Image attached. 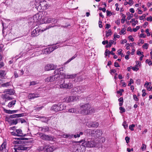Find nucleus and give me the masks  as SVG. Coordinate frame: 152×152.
<instances>
[{
	"label": "nucleus",
	"mask_w": 152,
	"mask_h": 152,
	"mask_svg": "<svg viewBox=\"0 0 152 152\" xmlns=\"http://www.w3.org/2000/svg\"><path fill=\"white\" fill-rule=\"evenodd\" d=\"M56 79L54 76H51L46 78L45 79V81L46 82H51L54 81Z\"/></svg>",
	"instance_id": "a211bd4d"
},
{
	"label": "nucleus",
	"mask_w": 152,
	"mask_h": 152,
	"mask_svg": "<svg viewBox=\"0 0 152 152\" xmlns=\"http://www.w3.org/2000/svg\"><path fill=\"white\" fill-rule=\"evenodd\" d=\"M118 100L120 102H124L123 98L122 97H121L119 99H118Z\"/></svg>",
	"instance_id": "338daca9"
},
{
	"label": "nucleus",
	"mask_w": 152,
	"mask_h": 152,
	"mask_svg": "<svg viewBox=\"0 0 152 152\" xmlns=\"http://www.w3.org/2000/svg\"><path fill=\"white\" fill-rule=\"evenodd\" d=\"M73 89L77 93L81 94L84 92L86 88L84 86H79Z\"/></svg>",
	"instance_id": "6e6552de"
},
{
	"label": "nucleus",
	"mask_w": 152,
	"mask_h": 152,
	"mask_svg": "<svg viewBox=\"0 0 152 152\" xmlns=\"http://www.w3.org/2000/svg\"><path fill=\"white\" fill-rule=\"evenodd\" d=\"M148 44L147 43H145L143 45L142 47L143 48L145 49H147L148 48Z\"/></svg>",
	"instance_id": "a19ab883"
},
{
	"label": "nucleus",
	"mask_w": 152,
	"mask_h": 152,
	"mask_svg": "<svg viewBox=\"0 0 152 152\" xmlns=\"http://www.w3.org/2000/svg\"><path fill=\"white\" fill-rule=\"evenodd\" d=\"M146 146L144 144H142V146L141 147V149L142 151H144L146 148Z\"/></svg>",
	"instance_id": "c03bdc74"
},
{
	"label": "nucleus",
	"mask_w": 152,
	"mask_h": 152,
	"mask_svg": "<svg viewBox=\"0 0 152 152\" xmlns=\"http://www.w3.org/2000/svg\"><path fill=\"white\" fill-rule=\"evenodd\" d=\"M134 83V81L132 79H130L129 83H128V86H131V85L132 83Z\"/></svg>",
	"instance_id": "09e8293b"
},
{
	"label": "nucleus",
	"mask_w": 152,
	"mask_h": 152,
	"mask_svg": "<svg viewBox=\"0 0 152 152\" xmlns=\"http://www.w3.org/2000/svg\"><path fill=\"white\" fill-rule=\"evenodd\" d=\"M37 84V83L36 82L33 81H32L30 82V85H35Z\"/></svg>",
	"instance_id": "de8ad7c7"
},
{
	"label": "nucleus",
	"mask_w": 152,
	"mask_h": 152,
	"mask_svg": "<svg viewBox=\"0 0 152 152\" xmlns=\"http://www.w3.org/2000/svg\"><path fill=\"white\" fill-rule=\"evenodd\" d=\"M7 145L6 142H4L1 145L0 147V150L1 152H8V151L6 149V146Z\"/></svg>",
	"instance_id": "2eb2a0df"
},
{
	"label": "nucleus",
	"mask_w": 152,
	"mask_h": 152,
	"mask_svg": "<svg viewBox=\"0 0 152 152\" xmlns=\"http://www.w3.org/2000/svg\"><path fill=\"white\" fill-rule=\"evenodd\" d=\"M143 52H141L140 51L138 50L137 52V54L138 55H143Z\"/></svg>",
	"instance_id": "052dcab7"
},
{
	"label": "nucleus",
	"mask_w": 152,
	"mask_h": 152,
	"mask_svg": "<svg viewBox=\"0 0 152 152\" xmlns=\"http://www.w3.org/2000/svg\"><path fill=\"white\" fill-rule=\"evenodd\" d=\"M4 111H5V112L7 113L13 114L17 112L18 111V110H11L4 109Z\"/></svg>",
	"instance_id": "c85d7f7f"
},
{
	"label": "nucleus",
	"mask_w": 152,
	"mask_h": 152,
	"mask_svg": "<svg viewBox=\"0 0 152 152\" xmlns=\"http://www.w3.org/2000/svg\"><path fill=\"white\" fill-rule=\"evenodd\" d=\"M42 32V30L39 26L34 29L31 32V35L32 37H36L39 35L40 33Z\"/></svg>",
	"instance_id": "423d86ee"
},
{
	"label": "nucleus",
	"mask_w": 152,
	"mask_h": 152,
	"mask_svg": "<svg viewBox=\"0 0 152 152\" xmlns=\"http://www.w3.org/2000/svg\"><path fill=\"white\" fill-rule=\"evenodd\" d=\"M39 97V94H37L30 93L28 96L29 99H33L35 98H37Z\"/></svg>",
	"instance_id": "412c9836"
},
{
	"label": "nucleus",
	"mask_w": 152,
	"mask_h": 152,
	"mask_svg": "<svg viewBox=\"0 0 152 152\" xmlns=\"http://www.w3.org/2000/svg\"><path fill=\"white\" fill-rule=\"evenodd\" d=\"M59 111H61L64 110L65 107V106H64V105L63 104H59Z\"/></svg>",
	"instance_id": "c9c22d12"
},
{
	"label": "nucleus",
	"mask_w": 152,
	"mask_h": 152,
	"mask_svg": "<svg viewBox=\"0 0 152 152\" xmlns=\"http://www.w3.org/2000/svg\"><path fill=\"white\" fill-rule=\"evenodd\" d=\"M46 5V1H43L40 2L38 7L39 8L40 7L41 9L44 10V9L46 8V6L45 5Z\"/></svg>",
	"instance_id": "f3484780"
},
{
	"label": "nucleus",
	"mask_w": 152,
	"mask_h": 152,
	"mask_svg": "<svg viewBox=\"0 0 152 152\" xmlns=\"http://www.w3.org/2000/svg\"><path fill=\"white\" fill-rule=\"evenodd\" d=\"M133 98L134 100L136 101H138L139 100V99L137 97V96L136 95H134Z\"/></svg>",
	"instance_id": "bf43d9fd"
},
{
	"label": "nucleus",
	"mask_w": 152,
	"mask_h": 152,
	"mask_svg": "<svg viewBox=\"0 0 152 152\" xmlns=\"http://www.w3.org/2000/svg\"><path fill=\"white\" fill-rule=\"evenodd\" d=\"M135 126L134 124H132V125H130L129 126V129L131 131H134V127H135Z\"/></svg>",
	"instance_id": "79ce46f5"
},
{
	"label": "nucleus",
	"mask_w": 152,
	"mask_h": 152,
	"mask_svg": "<svg viewBox=\"0 0 152 152\" xmlns=\"http://www.w3.org/2000/svg\"><path fill=\"white\" fill-rule=\"evenodd\" d=\"M95 145V142L93 140L85 141L82 143V145L85 147H93Z\"/></svg>",
	"instance_id": "20e7f679"
},
{
	"label": "nucleus",
	"mask_w": 152,
	"mask_h": 152,
	"mask_svg": "<svg viewBox=\"0 0 152 152\" xmlns=\"http://www.w3.org/2000/svg\"><path fill=\"white\" fill-rule=\"evenodd\" d=\"M6 121L8 122L9 123L11 124L12 120H11L10 118L9 117H6Z\"/></svg>",
	"instance_id": "8fccbe9b"
},
{
	"label": "nucleus",
	"mask_w": 152,
	"mask_h": 152,
	"mask_svg": "<svg viewBox=\"0 0 152 152\" xmlns=\"http://www.w3.org/2000/svg\"><path fill=\"white\" fill-rule=\"evenodd\" d=\"M3 93H5V94L7 95H13L15 94V91L12 89H7L5 90Z\"/></svg>",
	"instance_id": "4468645a"
},
{
	"label": "nucleus",
	"mask_w": 152,
	"mask_h": 152,
	"mask_svg": "<svg viewBox=\"0 0 152 152\" xmlns=\"http://www.w3.org/2000/svg\"><path fill=\"white\" fill-rule=\"evenodd\" d=\"M106 35L105 36L107 37L109 36H111L112 34V31L111 29H109L107 31H106Z\"/></svg>",
	"instance_id": "473e14b6"
},
{
	"label": "nucleus",
	"mask_w": 152,
	"mask_h": 152,
	"mask_svg": "<svg viewBox=\"0 0 152 152\" xmlns=\"http://www.w3.org/2000/svg\"><path fill=\"white\" fill-rule=\"evenodd\" d=\"M16 134H17L18 135V136L22 137L24 136L22 133V130L20 129L16 130Z\"/></svg>",
	"instance_id": "bb28decb"
},
{
	"label": "nucleus",
	"mask_w": 152,
	"mask_h": 152,
	"mask_svg": "<svg viewBox=\"0 0 152 152\" xmlns=\"http://www.w3.org/2000/svg\"><path fill=\"white\" fill-rule=\"evenodd\" d=\"M128 38H129V39L130 40H131V41H132V42H133L134 41V39L132 37V35H130L128 37Z\"/></svg>",
	"instance_id": "13d9d810"
},
{
	"label": "nucleus",
	"mask_w": 152,
	"mask_h": 152,
	"mask_svg": "<svg viewBox=\"0 0 152 152\" xmlns=\"http://www.w3.org/2000/svg\"><path fill=\"white\" fill-rule=\"evenodd\" d=\"M39 129L41 131H42L45 132H48L49 130V128L47 126H45L44 127H40Z\"/></svg>",
	"instance_id": "c756f323"
},
{
	"label": "nucleus",
	"mask_w": 152,
	"mask_h": 152,
	"mask_svg": "<svg viewBox=\"0 0 152 152\" xmlns=\"http://www.w3.org/2000/svg\"><path fill=\"white\" fill-rule=\"evenodd\" d=\"M51 109L55 112H58L59 111V105L56 104L53 105L51 108Z\"/></svg>",
	"instance_id": "5701e85b"
},
{
	"label": "nucleus",
	"mask_w": 152,
	"mask_h": 152,
	"mask_svg": "<svg viewBox=\"0 0 152 152\" xmlns=\"http://www.w3.org/2000/svg\"><path fill=\"white\" fill-rule=\"evenodd\" d=\"M122 51V49H120L119 50H118L117 51L118 54L119 55H121L122 53L121 52Z\"/></svg>",
	"instance_id": "69168bd1"
},
{
	"label": "nucleus",
	"mask_w": 152,
	"mask_h": 152,
	"mask_svg": "<svg viewBox=\"0 0 152 152\" xmlns=\"http://www.w3.org/2000/svg\"><path fill=\"white\" fill-rule=\"evenodd\" d=\"M15 139H17V140L14 141L13 143L14 144H22L24 142L22 141L23 140H28V139L25 137H20L15 138Z\"/></svg>",
	"instance_id": "1a4fd4ad"
},
{
	"label": "nucleus",
	"mask_w": 152,
	"mask_h": 152,
	"mask_svg": "<svg viewBox=\"0 0 152 152\" xmlns=\"http://www.w3.org/2000/svg\"><path fill=\"white\" fill-rule=\"evenodd\" d=\"M53 27L52 26H47L45 28H44V29H42V32L47 29H48L51 27Z\"/></svg>",
	"instance_id": "a18cd8bd"
},
{
	"label": "nucleus",
	"mask_w": 152,
	"mask_h": 152,
	"mask_svg": "<svg viewBox=\"0 0 152 152\" xmlns=\"http://www.w3.org/2000/svg\"><path fill=\"white\" fill-rule=\"evenodd\" d=\"M98 126V123L95 122H89L88 125V126L89 128L97 127Z\"/></svg>",
	"instance_id": "dca6fc26"
},
{
	"label": "nucleus",
	"mask_w": 152,
	"mask_h": 152,
	"mask_svg": "<svg viewBox=\"0 0 152 152\" xmlns=\"http://www.w3.org/2000/svg\"><path fill=\"white\" fill-rule=\"evenodd\" d=\"M128 4L130 6L132 5L133 4V0H129V2H128Z\"/></svg>",
	"instance_id": "680f3d73"
},
{
	"label": "nucleus",
	"mask_w": 152,
	"mask_h": 152,
	"mask_svg": "<svg viewBox=\"0 0 152 152\" xmlns=\"http://www.w3.org/2000/svg\"><path fill=\"white\" fill-rule=\"evenodd\" d=\"M114 43V41L113 40H110L109 42V44H107L106 46H105V47L106 48H110V47L111 46H112V45L113 44V43Z\"/></svg>",
	"instance_id": "72a5a7b5"
},
{
	"label": "nucleus",
	"mask_w": 152,
	"mask_h": 152,
	"mask_svg": "<svg viewBox=\"0 0 152 152\" xmlns=\"http://www.w3.org/2000/svg\"><path fill=\"white\" fill-rule=\"evenodd\" d=\"M119 110H120V113H122L125 112V109L124 107H119Z\"/></svg>",
	"instance_id": "58836bf2"
},
{
	"label": "nucleus",
	"mask_w": 152,
	"mask_h": 152,
	"mask_svg": "<svg viewBox=\"0 0 152 152\" xmlns=\"http://www.w3.org/2000/svg\"><path fill=\"white\" fill-rule=\"evenodd\" d=\"M60 87L61 88L70 89L73 87V85L72 83H66L64 81L63 84L60 85Z\"/></svg>",
	"instance_id": "0eeeda50"
},
{
	"label": "nucleus",
	"mask_w": 152,
	"mask_h": 152,
	"mask_svg": "<svg viewBox=\"0 0 152 152\" xmlns=\"http://www.w3.org/2000/svg\"><path fill=\"white\" fill-rule=\"evenodd\" d=\"M140 28L139 26H137L135 28H134L133 29V31L136 32Z\"/></svg>",
	"instance_id": "864d4df0"
},
{
	"label": "nucleus",
	"mask_w": 152,
	"mask_h": 152,
	"mask_svg": "<svg viewBox=\"0 0 152 152\" xmlns=\"http://www.w3.org/2000/svg\"><path fill=\"white\" fill-rule=\"evenodd\" d=\"M18 123V118L13 119L12 120L11 125H16Z\"/></svg>",
	"instance_id": "7c9ffc66"
},
{
	"label": "nucleus",
	"mask_w": 152,
	"mask_h": 152,
	"mask_svg": "<svg viewBox=\"0 0 152 152\" xmlns=\"http://www.w3.org/2000/svg\"><path fill=\"white\" fill-rule=\"evenodd\" d=\"M146 20L147 21H149L151 22L152 21V17L150 16L149 17H147L146 18Z\"/></svg>",
	"instance_id": "3c124183"
},
{
	"label": "nucleus",
	"mask_w": 152,
	"mask_h": 152,
	"mask_svg": "<svg viewBox=\"0 0 152 152\" xmlns=\"http://www.w3.org/2000/svg\"><path fill=\"white\" fill-rule=\"evenodd\" d=\"M6 75L5 71L4 70L0 71V78L1 79L5 78V76Z\"/></svg>",
	"instance_id": "cd10ccee"
},
{
	"label": "nucleus",
	"mask_w": 152,
	"mask_h": 152,
	"mask_svg": "<svg viewBox=\"0 0 152 152\" xmlns=\"http://www.w3.org/2000/svg\"><path fill=\"white\" fill-rule=\"evenodd\" d=\"M16 101L15 100L10 102L8 104L7 106L9 108L13 107L16 104Z\"/></svg>",
	"instance_id": "393cba45"
},
{
	"label": "nucleus",
	"mask_w": 152,
	"mask_h": 152,
	"mask_svg": "<svg viewBox=\"0 0 152 152\" xmlns=\"http://www.w3.org/2000/svg\"><path fill=\"white\" fill-rule=\"evenodd\" d=\"M30 148L28 147H26L23 145H20L17 148V149L18 150L27 151L29 150Z\"/></svg>",
	"instance_id": "6ab92c4d"
},
{
	"label": "nucleus",
	"mask_w": 152,
	"mask_h": 152,
	"mask_svg": "<svg viewBox=\"0 0 152 152\" xmlns=\"http://www.w3.org/2000/svg\"><path fill=\"white\" fill-rule=\"evenodd\" d=\"M102 22L101 20H99V27L100 28H102Z\"/></svg>",
	"instance_id": "6e6d98bb"
},
{
	"label": "nucleus",
	"mask_w": 152,
	"mask_h": 152,
	"mask_svg": "<svg viewBox=\"0 0 152 152\" xmlns=\"http://www.w3.org/2000/svg\"><path fill=\"white\" fill-rule=\"evenodd\" d=\"M114 66L115 67H120V66H119V65L118 63L117 62H115Z\"/></svg>",
	"instance_id": "0e129e2a"
},
{
	"label": "nucleus",
	"mask_w": 152,
	"mask_h": 152,
	"mask_svg": "<svg viewBox=\"0 0 152 152\" xmlns=\"http://www.w3.org/2000/svg\"><path fill=\"white\" fill-rule=\"evenodd\" d=\"M40 137L43 140L47 141H51L53 139V137L50 135H46L42 133H39Z\"/></svg>",
	"instance_id": "39448f33"
},
{
	"label": "nucleus",
	"mask_w": 152,
	"mask_h": 152,
	"mask_svg": "<svg viewBox=\"0 0 152 152\" xmlns=\"http://www.w3.org/2000/svg\"><path fill=\"white\" fill-rule=\"evenodd\" d=\"M80 109H82L80 110V113L83 115H88L95 112L94 108L92 107L88 103L85 104H80Z\"/></svg>",
	"instance_id": "f257e3e1"
},
{
	"label": "nucleus",
	"mask_w": 152,
	"mask_h": 152,
	"mask_svg": "<svg viewBox=\"0 0 152 152\" xmlns=\"http://www.w3.org/2000/svg\"><path fill=\"white\" fill-rule=\"evenodd\" d=\"M87 131L89 133V135L95 137H98L101 136L102 134V131L100 129H88Z\"/></svg>",
	"instance_id": "f03ea898"
},
{
	"label": "nucleus",
	"mask_w": 152,
	"mask_h": 152,
	"mask_svg": "<svg viewBox=\"0 0 152 152\" xmlns=\"http://www.w3.org/2000/svg\"><path fill=\"white\" fill-rule=\"evenodd\" d=\"M124 91L123 89H120L119 91H117V93L118 94H119L120 96L122 95V92Z\"/></svg>",
	"instance_id": "ea45409f"
},
{
	"label": "nucleus",
	"mask_w": 152,
	"mask_h": 152,
	"mask_svg": "<svg viewBox=\"0 0 152 152\" xmlns=\"http://www.w3.org/2000/svg\"><path fill=\"white\" fill-rule=\"evenodd\" d=\"M125 140L126 143H128L129 142L130 138L128 136H126L125 138Z\"/></svg>",
	"instance_id": "603ef678"
},
{
	"label": "nucleus",
	"mask_w": 152,
	"mask_h": 152,
	"mask_svg": "<svg viewBox=\"0 0 152 152\" xmlns=\"http://www.w3.org/2000/svg\"><path fill=\"white\" fill-rule=\"evenodd\" d=\"M126 30V29L125 28H122L121 31L120 32V35H122L123 34H125L126 33H124V32H125Z\"/></svg>",
	"instance_id": "e433bc0d"
},
{
	"label": "nucleus",
	"mask_w": 152,
	"mask_h": 152,
	"mask_svg": "<svg viewBox=\"0 0 152 152\" xmlns=\"http://www.w3.org/2000/svg\"><path fill=\"white\" fill-rule=\"evenodd\" d=\"M45 68L46 71H48L55 69L56 67L53 64H48L45 66Z\"/></svg>",
	"instance_id": "ddd939ff"
},
{
	"label": "nucleus",
	"mask_w": 152,
	"mask_h": 152,
	"mask_svg": "<svg viewBox=\"0 0 152 152\" xmlns=\"http://www.w3.org/2000/svg\"><path fill=\"white\" fill-rule=\"evenodd\" d=\"M1 97L3 99H5L7 101L8 100H12V98H11L9 96H7L6 94H2L1 96Z\"/></svg>",
	"instance_id": "b1692460"
},
{
	"label": "nucleus",
	"mask_w": 152,
	"mask_h": 152,
	"mask_svg": "<svg viewBox=\"0 0 152 152\" xmlns=\"http://www.w3.org/2000/svg\"><path fill=\"white\" fill-rule=\"evenodd\" d=\"M115 23L118 26L120 24V20L119 19H118L115 21Z\"/></svg>",
	"instance_id": "774afa93"
},
{
	"label": "nucleus",
	"mask_w": 152,
	"mask_h": 152,
	"mask_svg": "<svg viewBox=\"0 0 152 152\" xmlns=\"http://www.w3.org/2000/svg\"><path fill=\"white\" fill-rule=\"evenodd\" d=\"M107 12V16H110L112 15V12L111 11H110L108 10H107L106 11Z\"/></svg>",
	"instance_id": "49530a36"
},
{
	"label": "nucleus",
	"mask_w": 152,
	"mask_h": 152,
	"mask_svg": "<svg viewBox=\"0 0 152 152\" xmlns=\"http://www.w3.org/2000/svg\"><path fill=\"white\" fill-rule=\"evenodd\" d=\"M76 100V97L74 96H70L68 98L67 102H70L75 101Z\"/></svg>",
	"instance_id": "a878e982"
},
{
	"label": "nucleus",
	"mask_w": 152,
	"mask_h": 152,
	"mask_svg": "<svg viewBox=\"0 0 152 152\" xmlns=\"http://www.w3.org/2000/svg\"><path fill=\"white\" fill-rule=\"evenodd\" d=\"M110 51L108 50L107 49L105 51L104 54L106 56H107V54L108 53L109 54Z\"/></svg>",
	"instance_id": "4d7b16f0"
},
{
	"label": "nucleus",
	"mask_w": 152,
	"mask_h": 152,
	"mask_svg": "<svg viewBox=\"0 0 152 152\" xmlns=\"http://www.w3.org/2000/svg\"><path fill=\"white\" fill-rule=\"evenodd\" d=\"M68 111L70 113H80V110L78 108H72L69 109Z\"/></svg>",
	"instance_id": "aec40b11"
},
{
	"label": "nucleus",
	"mask_w": 152,
	"mask_h": 152,
	"mask_svg": "<svg viewBox=\"0 0 152 152\" xmlns=\"http://www.w3.org/2000/svg\"><path fill=\"white\" fill-rule=\"evenodd\" d=\"M77 56V55L75 54L74 56H72L71 58L69 59L68 60L66 61V62L65 63V64H66L69 62L70 61H71L72 60L74 59Z\"/></svg>",
	"instance_id": "f704fd0d"
},
{
	"label": "nucleus",
	"mask_w": 152,
	"mask_h": 152,
	"mask_svg": "<svg viewBox=\"0 0 152 152\" xmlns=\"http://www.w3.org/2000/svg\"><path fill=\"white\" fill-rule=\"evenodd\" d=\"M133 14H130V15L128 16L127 17V19L128 20H129L131 18H132L133 17Z\"/></svg>",
	"instance_id": "5fc2aeb1"
},
{
	"label": "nucleus",
	"mask_w": 152,
	"mask_h": 152,
	"mask_svg": "<svg viewBox=\"0 0 152 152\" xmlns=\"http://www.w3.org/2000/svg\"><path fill=\"white\" fill-rule=\"evenodd\" d=\"M10 85V82H7L5 83H3L1 85V87H7Z\"/></svg>",
	"instance_id": "2f4dec72"
},
{
	"label": "nucleus",
	"mask_w": 152,
	"mask_h": 152,
	"mask_svg": "<svg viewBox=\"0 0 152 152\" xmlns=\"http://www.w3.org/2000/svg\"><path fill=\"white\" fill-rule=\"evenodd\" d=\"M46 149V152H52L54 150L55 148L53 145L50 146L45 145L42 149Z\"/></svg>",
	"instance_id": "9d476101"
},
{
	"label": "nucleus",
	"mask_w": 152,
	"mask_h": 152,
	"mask_svg": "<svg viewBox=\"0 0 152 152\" xmlns=\"http://www.w3.org/2000/svg\"><path fill=\"white\" fill-rule=\"evenodd\" d=\"M63 70V67H61L58 69L56 70L54 72V74L55 75L54 76L55 78L56 79L58 77H59L61 72H60L61 71Z\"/></svg>",
	"instance_id": "f8f14e48"
},
{
	"label": "nucleus",
	"mask_w": 152,
	"mask_h": 152,
	"mask_svg": "<svg viewBox=\"0 0 152 152\" xmlns=\"http://www.w3.org/2000/svg\"><path fill=\"white\" fill-rule=\"evenodd\" d=\"M132 69L134 71H137L139 70V68L134 66L132 67Z\"/></svg>",
	"instance_id": "e2e57ef3"
},
{
	"label": "nucleus",
	"mask_w": 152,
	"mask_h": 152,
	"mask_svg": "<svg viewBox=\"0 0 152 152\" xmlns=\"http://www.w3.org/2000/svg\"><path fill=\"white\" fill-rule=\"evenodd\" d=\"M18 123L20 122L22 124L26 122V121L24 119H23L22 118H18Z\"/></svg>",
	"instance_id": "4c0bfd02"
},
{
	"label": "nucleus",
	"mask_w": 152,
	"mask_h": 152,
	"mask_svg": "<svg viewBox=\"0 0 152 152\" xmlns=\"http://www.w3.org/2000/svg\"><path fill=\"white\" fill-rule=\"evenodd\" d=\"M47 15V13L44 12V17L43 18V20L45 23H49L52 22H54L56 20L54 18H52L49 17L48 16H46Z\"/></svg>",
	"instance_id": "7ed1b4c3"
},
{
	"label": "nucleus",
	"mask_w": 152,
	"mask_h": 152,
	"mask_svg": "<svg viewBox=\"0 0 152 152\" xmlns=\"http://www.w3.org/2000/svg\"><path fill=\"white\" fill-rule=\"evenodd\" d=\"M76 75L75 74L70 75H64V78L65 79H72L75 77Z\"/></svg>",
	"instance_id": "4be33fe9"
},
{
	"label": "nucleus",
	"mask_w": 152,
	"mask_h": 152,
	"mask_svg": "<svg viewBox=\"0 0 152 152\" xmlns=\"http://www.w3.org/2000/svg\"><path fill=\"white\" fill-rule=\"evenodd\" d=\"M42 18V16L38 13L36 14L33 17V19L34 22H38Z\"/></svg>",
	"instance_id": "9b49d317"
},
{
	"label": "nucleus",
	"mask_w": 152,
	"mask_h": 152,
	"mask_svg": "<svg viewBox=\"0 0 152 152\" xmlns=\"http://www.w3.org/2000/svg\"><path fill=\"white\" fill-rule=\"evenodd\" d=\"M123 125L125 129H126L128 127V124H126V121L124 122Z\"/></svg>",
	"instance_id": "37998d69"
}]
</instances>
